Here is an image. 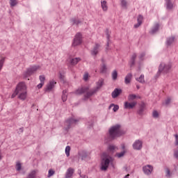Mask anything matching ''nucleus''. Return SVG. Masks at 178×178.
<instances>
[{"instance_id":"nucleus-1","label":"nucleus","mask_w":178,"mask_h":178,"mask_svg":"<svg viewBox=\"0 0 178 178\" xmlns=\"http://www.w3.org/2000/svg\"><path fill=\"white\" fill-rule=\"evenodd\" d=\"M111 162H113V159L107 155L106 153H103L101 162V170H107Z\"/></svg>"},{"instance_id":"nucleus-2","label":"nucleus","mask_w":178,"mask_h":178,"mask_svg":"<svg viewBox=\"0 0 178 178\" xmlns=\"http://www.w3.org/2000/svg\"><path fill=\"white\" fill-rule=\"evenodd\" d=\"M123 133H122V131H120V125L117 124L113 127H112L109 129V136L111 140H114V138H116V137H120Z\"/></svg>"},{"instance_id":"nucleus-3","label":"nucleus","mask_w":178,"mask_h":178,"mask_svg":"<svg viewBox=\"0 0 178 178\" xmlns=\"http://www.w3.org/2000/svg\"><path fill=\"white\" fill-rule=\"evenodd\" d=\"M104 86V79H100L97 82V87L95 90H90L89 92H87V93L85 95V98H90L93 94H95L101 87Z\"/></svg>"},{"instance_id":"nucleus-4","label":"nucleus","mask_w":178,"mask_h":178,"mask_svg":"<svg viewBox=\"0 0 178 178\" xmlns=\"http://www.w3.org/2000/svg\"><path fill=\"white\" fill-rule=\"evenodd\" d=\"M41 67L40 65H33L30 67L26 70V72H25L23 74L24 77L26 79L27 77H30V76H32V74H34L37 70H40Z\"/></svg>"},{"instance_id":"nucleus-5","label":"nucleus","mask_w":178,"mask_h":178,"mask_svg":"<svg viewBox=\"0 0 178 178\" xmlns=\"http://www.w3.org/2000/svg\"><path fill=\"white\" fill-rule=\"evenodd\" d=\"M171 68H172L171 64L165 65L163 63H161L159 65V73H162V72L168 73L169 72V70H170Z\"/></svg>"},{"instance_id":"nucleus-6","label":"nucleus","mask_w":178,"mask_h":178,"mask_svg":"<svg viewBox=\"0 0 178 178\" xmlns=\"http://www.w3.org/2000/svg\"><path fill=\"white\" fill-rule=\"evenodd\" d=\"M15 90L17 91V92H24L25 91H27V86H26V83L24 82H19Z\"/></svg>"},{"instance_id":"nucleus-7","label":"nucleus","mask_w":178,"mask_h":178,"mask_svg":"<svg viewBox=\"0 0 178 178\" xmlns=\"http://www.w3.org/2000/svg\"><path fill=\"white\" fill-rule=\"evenodd\" d=\"M81 42H83L81 33H78L75 35L72 45L73 47H77V45H80Z\"/></svg>"},{"instance_id":"nucleus-8","label":"nucleus","mask_w":178,"mask_h":178,"mask_svg":"<svg viewBox=\"0 0 178 178\" xmlns=\"http://www.w3.org/2000/svg\"><path fill=\"white\" fill-rule=\"evenodd\" d=\"M76 122H79V120H74L73 118H70L69 120H67L65 122V126H67V127L65 128L66 130H69V129L73 126V124H76Z\"/></svg>"},{"instance_id":"nucleus-9","label":"nucleus","mask_w":178,"mask_h":178,"mask_svg":"<svg viewBox=\"0 0 178 178\" xmlns=\"http://www.w3.org/2000/svg\"><path fill=\"white\" fill-rule=\"evenodd\" d=\"M137 105V102H125L124 104V109H133L134 106Z\"/></svg>"},{"instance_id":"nucleus-10","label":"nucleus","mask_w":178,"mask_h":178,"mask_svg":"<svg viewBox=\"0 0 178 178\" xmlns=\"http://www.w3.org/2000/svg\"><path fill=\"white\" fill-rule=\"evenodd\" d=\"M134 149L140 150L143 148V141L138 140H136L133 144Z\"/></svg>"},{"instance_id":"nucleus-11","label":"nucleus","mask_w":178,"mask_h":178,"mask_svg":"<svg viewBox=\"0 0 178 178\" xmlns=\"http://www.w3.org/2000/svg\"><path fill=\"white\" fill-rule=\"evenodd\" d=\"M55 84H56V81L54 80L50 81L47 85L46 91H51L54 88Z\"/></svg>"},{"instance_id":"nucleus-12","label":"nucleus","mask_w":178,"mask_h":178,"mask_svg":"<svg viewBox=\"0 0 178 178\" xmlns=\"http://www.w3.org/2000/svg\"><path fill=\"white\" fill-rule=\"evenodd\" d=\"M100 47L101 45H99V44L96 43L93 49L91 51V55H92L93 56H96V55H98V52H99Z\"/></svg>"},{"instance_id":"nucleus-13","label":"nucleus","mask_w":178,"mask_h":178,"mask_svg":"<svg viewBox=\"0 0 178 178\" xmlns=\"http://www.w3.org/2000/svg\"><path fill=\"white\" fill-rule=\"evenodd\" d=\"M153 168L150 165H147L143 167V172L145 175H151L152 172Z\"/></svg>"},{"instance_id":"nucleus-14","label":"nucleus","mask_w":178,"mask_h":178,"mask_svg":"<svg viewBox=\"0 0 178 178\" xmlns=\"http://www.w3.org/2000/svg\"><path fill=\"white\" fill-rule=\"evenodd\" d=\"M74 173V169L69 168L65 173V178H72Z\"/></svg>"},{"instance_id":"nucleus-15","label":"nucleus","mask_w":178,"mask_h":178,"mask_svg":"<svg viewBox=\"0 0 178 178\" xmlns=\"http://www.w3.org/2000/svg\"><path fill=\"white\" fill-rule=\"evenodd\" d=\"M120 94H122V90L119 88H115L112 92V97L117 98V97H119Z\"/></svg>"},{"instance_id":"nucleus-16","label":"nucleus","mask_w":178,"mask_h":178,"mask_svg":"<svg viewBox=\"0 0 178 178\" xmlns=\"http://www.w3.org/2000/svg\"><path fill=\"white\" fill-rule=\"evenodd\" d=\"M18 98L21 99L22 101L26 100V98H27V90L25 92H20L18 93Z\"/></svg>"},{"instance_id":"nucleus-17","label":"nucleus","mask_w":178,"mask_h":178,"mask_svg":"<svg viewBox=\"0 0 178 178\" xmlns=\"http://www.w3.org/2000/svg\"><path fill=\"white\" fill-rule=\"evenodd\" d=\"M134 99H141V96L130 94L128 96V101H134Z\"/></svg>"},{"instance_id":"nucleus-18","label":"nucleus","mask_w":178,"mask_h":178,"mask_svg":"<svg viewBox=\"0 0 178 178\" xmlns=\"http://www.w3.org/2000/svg\"><path fill=\"white\" fill-rule=\"evenodd\" d=\"M136 58H137V54L136 53H134L131 57V60L129 61V65L131 67L134 66L136 63Z\"/></svg>"},{"instance_id":"nucleus-19","label":"nucleus","mask_w":178,"mask_h":178,"mask_svg":"<svg viewBox=\"0 0 178 178\" xmlns=\"http://www.w3.org/2000/svg\"><path fill=\"white\" fill-rule=\"evenodd\" d=\"M101 6L104 12H106L108 10V3L106 1H101Z\"/></svg>"},{"instance_id":"nucleus-20","label":"nucleus","mask_w":178,"mask_h":178,"mask_svg":"<svg viewBox=\"0 0 178 178\" xmlns=\"http://www.w3.org/2000/svg\"><path fill=\"white\" fill-rule=\"evenodd\" d=\"M143 15H138V19H137L138 24L134 25L135 29H137V28L140 27V26H141V24L143 23Z\"/></svg>"},{"instance_id":"nucleus-21","label":"nucleus","mask_w":178,"mask_h":178,"mask_svg":"<svg viewBox=\"0 0 178 178\" xmlns=\"http://www.w3.org/2000/svg\"><path fill=\"white\" fill-rule=\"evenodd\" d=\"M175 40H176V38H175L174 36H171L170 38H167L166 44L172 45V44L175 43Z\"/></svg>"},{"instance_id":"nucleus-22","label":"nucleus","mask_w":178,"mask_h":178,"mask_svg":"<svg viewBox=\"0 0 178 178\" xmlns=\"http://www.w3.org/2000/svg\"><path fill=\"white\" fill-rule=\"evenodd\" d=\"M145 109V103L142 102L140 105V108L138 111V115H143Z\"/></svg>"},{"instance_id":"nucleus-23","label":"nucleus","mask_w":178,"mask_h":178,"mask_svg":"<svg viewBox=\"0 0 178 178\" xmlns=\"http://www.w3.org/2000/svg\"><path fill=\"white\" fill-rule=\"evenodd\" d=\"M133 77V75L131 74H128L124 79V83L125 84H130L131 81V78Z\"/></svg>"},{"instance_id":"nucleus-24","label":"nucleus","mask_w":178,"mask_h":178,"mask_svg":"<svg viewBox=\"0 0 178 178\" xmlns=\"http://www.w3.org/2000/svg\"><path fill=\"white\" fill-rule=\"evenodd\" d=\"M80 60H81V58H72L70 61V63H71L72 65H77Z\"/></svg>"},{"instance_id":"nucleus-25","label":"nucleus","mask_w":178,"mask_h":178,"mask_svg":"<svg viewBox=\"0 0 178 178\" xmlns=\"http://www.w3.org/2000/svg\"><path fill=\"white\" fill-rule=\"evenodd\" d=\"M175 145H177V150L175 151L174 155L175 158H178V135H175Z\"/></svg>"},{"instance_id":"nucleus-26","label":"nucleus","mask_w":178,"mask_h":178,"mask_svg":"<svg viewBox=\"0 0 178 178\" xmlns=\"http://www.w3.org/2000/svg\"><path fill=\"white\" fill-rule=\"evenodd\" d=\"M87 91H88V88H81L78 89L76 91V94L80 95V94H84V92H87Z\"/></svg>"},{"instance_id":"nucleus-27","label":"nucleus","mask_w":178,"mask_h":178,"mask_svg":"<svg viewBox=\"0 0 178 178\" xmlns=\"http://www.w3.org/2000/svg\"><path fill=\"white\" fill-rule=\"evenodd\" d=\"M38 172V170H35L31 171V172L29 174V175H28V177H27L26 178H35V176H36Z\"/></svg>"},{"instance_id":"nucleus-28","label":"nucleus","mask_w":178,"mask_h":178,"mask_svg":"<svg viewBox=\"0 0 178 178\" xmlns=\"http://www.w3.org/2000/svg\"><path fill=\"white\" fill-rule=\"evenodd\" d=\"M62 99H63V102H66V101L67 100V90L63 91Z\"/></svg>"},{"instance_id":"nucleus-29","label":"nucleus","mask_w":178,"mask_h":178,"mask_svg":"<svg viewBox=\"0 0 178 178\" xmlns=\"http://www.w3.org/2000/svg\"><path fill=\"white\" fill-rule=\"evenodd\" d=\"M136 81H138L139 83H141L142 84H144L145 83V79H144V75H140L139 78L136 79Z\"/></svg>"},{"instance_id":"nucleus-30","label":"nucleus","mask_w":178,"mask_h":178,"mask_svg":"<svg viewBox=\"0 0 178 178\" xmlns=\"http://www.w3.org/2000/svg\"><path fill=\"white\" fill-rule=\"evenodd\" d=\"M165 3L167 9H172L173 8V4L170 2V0H165Z\"/></svg>"},{"instance_id":"nucleus-31","label":"nucleus","mask_w":178,"mask_h":178,"mask_svg":"<svg viewBox=\"0 0 178 178\" xmlns=\"http://www.w3.org/2000/svg\"><path fill=\"white\" fill-rule=\"evenodd\" d=\"M111 108H113V112H118V111H119V106H118V105H115V104H112L110 105L109 109H111Z\"/></svg>"},{"instance_id":"nucleus-32","label":"nucleus","mask_w":178,"mask_h":178,"mask_svg":"<svg viewBox=\"0 0 178 178\" xmlns=\"http://www.w3.org/2000/svg\"><path fill=\"white\" fill-rule=\"evenodd\" d=\"M159 30V24H156L152 30V34H154V33H156Z\"/></svg>"},{"instance_id":"nucleus-33","label":"nucleus","mask_w":178,"mask_h":178,"mask_svg":"<svg viewBox=\"0 0 178 178\" xmlns=\"http://www.w3.org/2000/svg\"><path fill=\"white\" fill-rule=\"evenodd\" d=\"M100 73H106V65L103 64L100 67Z\"/></svg>"},{"instance_id":"nucleus-34","label":"nucleus","mask_w":178,"mask_h":178,"mask_svg":"<svg viewBox=\"0 0 178 178\" xmlns=\"http://www.w3.org/2000/svg\"><path fill=\"white\" fill-rule=\"evenodd\" d=\"M39 80L40 83L45 84V75H40L39 76Z\"/></svg>"},{"instance_id":"nucleus-35","label":"nucleus","mask_w":178,"mask_h":178,"mask_svg":"<svg viewBox=\"0 0 178 178\" xmlns=\"http://www.w3.org/2000/svg\"><path fill=\"white\" fill-rule=\"evenodd\" d=\"M65 154L67 156H70V146H67L65 147Z\"/></svg>"},{"instance_id":"nucleus-36","label":"nucleus","mask_w":178,"mask_h":178,"mask_svg":"<svg viewBox=\"0 0 178 178\" xmlns=\"http://www.w3.org/2000/svg\"><path fill=\"white\" fill-rule=\"evenodd\" d=\"M112 77H113V80H116V79H118V71L114 70L112 73Z\"/></svg>"},{"instance_id":"nucleus-37","label":"nucleus","mask_w":178,"mask_h":178,"mask_svg":"<svg viewBox=\"0 0 178 178\" xmlns=\"http://www.w3.org/2000/svg\"><path fill=\"white\" fill-rule=\"evenodd\" d=\"M16 169L18 172L22 170V163H20V162H19V161L17 162V163H16Z\"/></svg>"},{"instance_id":"nucleus-38","label":"nucleus","mask_w":178,"mask_h":178,"mask_svg":"<svg viewBox=\"0 0 178 178\" xmlns=\"http://www.w3.org/2000/svg\"><path fill=\"white\" fill-rule=\"evenodd\" d=\"M10 6H16V5H17V0H10Z\"/></svg>"},{"instance_id":"nucleus-39","label":"nucleus","mask_w":178,"mask_h":178,"mask_svg":"<svg viewBox=\"0 0 178 178\" xmlns=\"http://www.w3.org/2000/svg\"><path fill=\"white\" fill-rule=\"evenodd\" d=\"M115 149H116V146L110 145L108 147V151H110V152H113L114 151H115Z\"/></svg>"},{"instance_id":"nucleus-40","label":"nucleus","mask_w":178,"mask_h":178,"mask_svg":"<svg viewBox=\"0 0 178 178\" xmlns=\"http://www.w3.org/2000/svg\"><path fill=\"white\" fill-rule=\"evenodd\" d=\"M55 175V171L52 169L49 170L48 177H51V176H54Z\"/></svg>"},{"instance_id":"nucleus-41","label":"nucleus","mask_w":178,"mask_h":178,"mask_svg":"<svg viewBox=\"0 0 178 178\" xmlns=\"http://www.w3.org/2000/svg\"><path fill=\"white\" fill-rule=\"evenodd\" d=\"M59 79H60V81H62L63 83H65V75L60 73Z\"/></svg>"},{"instance_id":"nucleus-42","label":"nucleus","mask_w":178,"mask_h":178,"mask_svg":"<svg viewBox=\"0 0 178 178\" xmlns=\"http://www.w3.org/2000/svg\"><path fill=\"white\" fill-rule=\"evenodd\" d=\"M121 5L123 8H126L127 6V1L126 0H122Z\"/></svg>"},{"instance_id":"nucleus-43","label":"nucleus","mask_w":178,"mask_h":178,"mask_svg":"<svg viewBox=\"0 0 178 178\" xmlns=\"http://www.w3.org/2000/svg\"><path fill=\"white\" fill-rule=\"evenodd\" d=\"M88 77H90V76L88 75V72H86L83 75V80L85 81H87V80H88Z\"/></svg>"},{"instance_id":"nucleus-44","label":"nucleus","mask_w":178,"mask_h":178,"mask_svg":"<svg viewBox=\"0 0 178 178\" xmlns=\"http://www.w3.org/2000/svg\"><path fill=\"white\" fill-rule=\"evenodd\" d=\"M145 56V54L143 52L140 54L138 56L140 60H144V57Z\"/></svg>"},{"instance_id":"nucleus-45","label":"nucleus","mask_w":178,"mask_h":178,"mask_svg":"<svg viewBox=\"0 0 178 178\" xmlns=\"http://www.w3.org/2000/svg\"><path fill=\"white\" fill-rule=\"evenodd\" d=\"M170 101H172V99L170 97H168L165 102V105H169L170 104Z\"/></svg>"},{"instance_id":"nucleus-46","label":"nucleus","mask_w":178,"mask_h":178,"mask_svg":"<svg viewBox=\"0 0 178 178\" xmlns=\"http://www.w3.org/2000/svg\"><path fill=\"white\" fill-rule=\"evenodd\" d=\"M124 152H122L120 153L116 154V156H118V158H122V156H124Z\"/></svg>"},{"instance_id":"nucleus-47","label":"nucleus","mask_w":178,"mask_h":178,"mask_svg":"<svg viewBox=\"0 0 178 178\" xmlns=\"http://www.w3.org/2000/svg\"><path fill=\"white\" fill-rule=\"evenodd\" d=\"M17 95H19V92L15 90L11 95V98H15Z\"/></svg>"},{"instance_id":"nucleus-48","label":"nucleus","mask_w":178,"mask_h":178,"mask_svg":"<svg viewBox=\"0 0 178 178\" xmlns=\"http://www.w3.org/2000/svg\"><path fill=\"white\" fill-rule=\"evenodd\" d=\"M153 118H158V116H159V114L158 113V111H153Z\"/></svg>"},{"instance_id":"nucleus-49","label":"nucleus","mask_w":178,"mask_h":178,"mask_svg":"<svg viewBox=\"0 0 178 178\" xmlns=\"http://www.w3.org/2000/svg\"><path fill=\"white\" fill-rule=\"evenodd\" d=\"M44 83H42L40 82V83H39V84L37 86L38 88V89L42 88V86H44Z\"/></svg>"},{"instance_id":"nucleus-50","label":"nucleus","mask_w":178,"mask_h":178,"mask_svg":"<svg viewBox=\"0 0 178 178\" xmlns=\"http://www.w3.org/2000/svg\"><path fill=\"white\" fill-rule=\"evenodd\" d=\"M74 24H79L80 21H79V20H74Z\"/></svg>"},{"instance_id":"nucleus-51","label":"nucleus","mask_w":178,"mask_h":178,"mask_svg":"<svg viewBox=\"0 0 178 178\" xmlns=\"http://www.w3.org/2000/svg\"><path fill=\"white\" fill-rule=\"evenodd\" d=\"M167 176H170V170L169 169H167Z\"/></svg>"},{"instance_id":"nucleus-52","label":"nucleus","mask_w":178,"mask_h":178,"mask_svg":"<svg viewBox=\"0 0 178 178\" xmlns=\"http://www.w3.org/2000/svg\"><path fill=\"white\" fill-rule=\"evenodd\" d=\"M136 88H137L138 90H140V86L137 85V86H136Z\"/></svg>"},{"instance_id":"nucleus-53","label":"nucleus","mask_w":178,"mask_h":178,"mask_svg":"<svg viewBox=\"0 0 178 178\" xmlns=\"http://www.w3.org/2000/svg\"><path fill=\"white\" fill-rule=\"evenodd\" d=\"M20 130H22V131H23V129L20 128Z\"/></svg>"},{"instance_id":"nucleus-54","label":"nucleus","mask_w":178,"mask_h":178,"mask_svg":"<svg viewBox=\"0 0 178 178\" xmlns=\"http://www.w3.org/2000/svg\"><path fill=\"white\" fill-rule=\"evenodd\" d=\"M108 45H109V42L107 43V46H108Z\"/></svg>"},{"instance_id":"nucleus-55","label":"nucleus","mask_w":178,"mask_h":178,"mask_svg":"<svg viewBox=\"0 0 178 178\" xmlns=\"http://www.w3.org/2000/svg\"><path fill=\"white\" fill-rule=\"evenodd\" d=\"M122 148H124V146H122Z\"/></svg>"}]
</instances>
